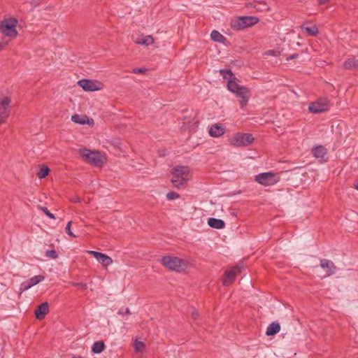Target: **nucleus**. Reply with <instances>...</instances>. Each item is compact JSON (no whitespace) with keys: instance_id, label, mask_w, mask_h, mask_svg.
<instances>
[{"instance_id":"1","label":"nucleus","mask_w":358,"mask_h":358,"mask_svg":"<svg viewBox=\"0 0 358 358\" xmlns=\"http://www.w3.org/2000/svg\"><path fill=\"white\" fill-rule=\"evenodd\" d=\"M171 182L177 188L184 186L189 180V171L187 166L174 167L171 170Z\"/></svg>"},{"instance_id":"2","label":"nucleus","mask_w":358,"mask_h":358,"mask_svg":"<svg viewBox=\"0 0 358 358\" xmlns=\"http://www.w3.org/2000/svg\"><path fill=\"white\" fill-rule=\"evenodd\" d=\"M17 20L14 17L4 19L0 22V33L11 38H15L17 36Z\"/></svg>"},{"instance_id":"3","label":"nucleus","mask_w":358,"mask_h":358,"mask_svg":"<svg viewBox=\"0 0 358 358\" xmlns=\"http://www.w3.org/2000/svg\"><path fill=\"white\" fill-rule=\"evenodd\" d=\"M162 264L169 270L180 272L186 268L185 262L177 257L164 256L161 259Z\"/></svg>"},{"instance_id":"4","label":"nucleus","mask_w":358,"mask_h":358,"mask_svg":"<svg viewBox=\"0 0 358 358\" xmlns=\"http://www.w3.org/2000/svg\"><path fill=\"white\" fill-rule=\"evenodd\" d=\"M259 18L255 16H241L231 20V27L236 31L244 29L256 24Z\"/></svg>"},{"instance_id":"5","label":"nucleus","mask_w":358,"mask_h":358,"mask_svg":"<svg viewBox=\"0 0 358 358\" xmlns=\"http://www.w3.org/2000/svg\"><path fill=\"white\" fill-rule=\"evenodd\" d=\"M79 153L82 157H84L87 161L96 166H100L102 163V159L100 152L96 150H90L87 148H81Z\"/></svg>"},{"instance_id":"6","label":"nucleus","mask_w":358,"mask_h":358,"mask_svg":"<svg viewBox=\"0 0 358 358\" xmlns=\"http://www.w3.org/2000/svg\"><path fill=\"white\" fill-rule=\"evenodd\" d=\"M254 141V138L251 134L238 133L231 139V143L237 147L248 146Z\"/></svg>"},{"instance_id":"7","label":"nucleus","mask_w":358,"mask_h":358,"mask_svg":"<svg viewBox=\"0 0 358 358\" xmlns=\"http://www.w3.org/2000/svg\"><path fill=\"white\" fill-rule=\"evenodd\" d=\"M280 180V177L271 172L262 173L255 176V180L263 185L268 186L276 184Z\"/></svg>"},{"instance_id":"8","label":"nucleus","mask_w":358,"mask_h":358,"mask_svg":"<svg viewBox=\"0 0 358 358\" xmlns=\"http://www.w3.org/2000/svg\"><path fill=\"white\" fill-rule=\"evenodd\" d=\"M329 107V101L327 99H320L310 103L308 110L312 113H321L327 111Z\"/></svg>"},{"instance_id":"9","label":"nucleus","mask_w":358,"mask_h":358,"mask_svg":"<svg viewBox=\"0 0 358 358\" xmlns=\"http://www.w3.org/2000/svg\"><path fill=\"white\" fill-rule=\"evenodd\" d=\"M11 100L9 97L5 96L0 101V125L6 122L10 115V103Z\"/></svg>"},{"instance_id":"10","label":"nucleus","mask_w":358,"mask_h":358,"mask_svg":"<svg viewBox=\"0 0 358 358\" xmlns=\"http://www.w3.org/2000/svg\"><path fill=\"white\" fill-rule=\"evenodd\" d=\"M237 78H230L227 83L228 90L235 94L236 96L248 94V89L244 86L240 85L236 83Z\"/></svg>"},{"instance_id":"11","label":"nucleus","mask_w":358,"mask_h":358,"mask_svg":"<svg viewBox=\"0 0 358 358\" xmlns=\"http://www.w3.org/2000/svg\"><path fill=\"white\" fill-rule=\"evenodd\" d=\"M241 267L239 266H236L230 270L226 271L224 273L225 278L222 281L223 285L229 286L231 285L235 280L236 277L241 273Z\"/></svg>"},{"instance_id":"12","label":"nucleus","mask_w":358,"mask_h":358,"mask_svg":"<svg viewBox=\"0 0 358 358\" xmlns=\"http://www.w3.org/2000/svg\"><path fill=\"white\" fill-rule=\"evenodd\" d=\"M78 83L86 92H94L99 90L97 83L91 80L82 79Z\"/></svg>"},{"instance_id":"13","label":"nucleus","mask_w":358,"mask_h":358,"mask_svg":"<svg viewBox=\"0 0 358 358\" xmlns=\"http://www.w3.org/2000/svg\"><path fill=\"white\" fill-rule=\"evenodd\" d=\"M132 38L135 43L145 46H148L154 43V38L151 35H133Z\"/></svg>"},{"instance_id":"14","label":"nucleus","mask_w":358,"mask_h":358,"mask_svg":"<svg viewBox=\"0 0 358 358\" xmlns=\"http://www.w3.org/2000/svg\"><path fill=\"white\" fill-rule=\"evenodd\" d=\"M312 153L313 156L320 162H326L327 160V151L322 145L314 147L312 150Z\"/></svg>"},{"instance_id":"15","label":"nucleus","mask_w":358,"mask_h":358,"mask_svg":"<svg viewBox=\"0 0 358 358\" xmlns=\"http://www.w3.org/2000/svg\"><path fill=\"white\" fill-rule=\"evenodd\" d=\"M320 266L327 271L326 276H330L336 271V266L334 262L327 259H320Z\"/></svg>"},{"instance_id":"16","label":"nucleus","mask_w":358,"mask_h":358,"mask_svg":"<svg viewBox=\"0 0 358 358\" xmlns=\"http://www.w3.org/2000/svg\"><path fill=\"white\" fill-rule=\"evenodd\" d=\"M49 312V304L48 302H43L39 305L35 310L36 317L41 320H43Z\"/></svg>"},{"instance_id":"17","label":"nucleus","mask_w":358,"mask_h":358,"mask_svg":"<svg viewBox=\"0 0 358 358\" xmlns=\"http://www.w3.org/2000/svg\"><path fill=\"white\" fill-rule=\"evenodd\" d=\"M225 132V128L222 124H215L209 129V134L212 137H220Z\"/></svg>"},{"instance_id":"18","label":"nucleus","mask_w":358,"mask_h":358,"mask_svg":"<svg viewBox=\"0 0 358 358\" xmlns=\"http://www.w3.org/2000/svg\"><path fill=\"white\" fill-rule=\"evenodd\" d=\"M208 224L211 227L217 229L224 228L225 223L222 220L210 217L208 220Z\"/></svg>"},{"instance_id":"19","label":"nucleus","mask_w":358,"mask_h":358,"mask_svg":"<svg viewBox=\"0 0 358 358\" xmlns=\"http://www.w3.org/2000/svg\"><path fill=\"white\" fill-rule=\"evenodd\" d=\"M280 330V325L278 322H272L268 325L266 331V336H273L278 334Z\"/></svg>"},{"instance_id":"20","label":"nucleus","mask_w":358,"mask_h":358,"mask_svg":"<svg viewBox=\"0 0 358 358\" xmlns=\"http://www.w3.org/2000/svg\"><path fill=\"white\" fill-rule=\"evenodd\" d=\"M343 67L347 70H352L358 69V60L354 57L348 58L344 63Z\"/></svg>"},{"instance_id":"21","label":"nucleus","mask_w":358,"mask_h":358,"mask_svg":"<svg viewBox=\"0 0 358 358\" xmlns=\"http://www.w3.org/2000/svg\"><path fill=\"white\" fill-rule=\"evenodd\" d=\"M249 5L260 12L269 10V7L264 1H254L253 2L249 3Z\"/></svg>"},{"instance_id":"22","label":"nucleus","mask_w":358,"mask_h":358,"mask_svg":"<svg viewBox=\"0 0 358 358\" xmlns=\"http://www.w3.org/2000/svg\"><path fill=\"white\" fill-rule=\"evenodd\" d=\"M302 31H305L308 36H315L319 33V29L316 25L306 27L304 24L301 27Z\"/></svg>"},{"instance_id":"23","label":"nucleus","mask_w":358,"mask_h":358,"mask_svg":"<svg viewBox=\"0 0 358 358\" xmlns=\"http://www.w3.org/2000/svg\"><path fill=\"white\" fill-rule=\"evenodd\" d=\"M106 348V345L102 341H96L93 343L92 351L94 354L101 353Z\"/></svg>"},{"instance_id":"24","label":"nucleus","mask_w":358,"mask_h":358,"mask_svg":"<svg viewBox=\"0 0 358 358\" xmlns=\"http://www.w3.org/2000/svg\"><path fill=\"white\" fill-rule=\"evenodd\" d=\"M71 120L73 122L80 124H90V120L87 117V116H81L78 114L72 115Z\"/></svg>"},{"instance_id":"25","label":"nucleus","mask_w":358,"mask_h":358,"mask_svg":"<svg viewBox=\"0 0 358 358\" xmlns=\"http://www.w3.org/2000/svg\"><path fill=\"white\" fill-rule=\"evenodd\" d=\"M210 37L213 41L217 43H224L226 40V38L217 30H213L211 32Z\"/></svg>"},{"instance_id":"26","label":"nucleus","mask_w":358,"mask_h":358,"mask_svg":"<svg viewBox=\"0 0 358 358\" xmlns=\"http://www.w3.org/2000/svg\"><path fill=\"white\" fill-rule=\"evenodd\" d=\"M97 261L102 265L107 266L113 263L112 259L106 254L101 253Z\"/></svg>"},{"instance_id":"27","label":"nucleus","mask_w":358,"mask_h":358,"mask_svg":"<svg viewBox=\"0 0 358 358\" xmlns=\"http://www.w3.org/2000/svg\"><path fill=\"white\" fill-rule=\"evenodd\" d=\"M220 74L222 76L224 80H229L230 78L236 79L235 76L231 72V69H220Z\"/></svg>"},{"instance_id":"28","label":"nucleus","mask_w":358,"mask_h":358,"mask_svg":"<svg viewBox=\"0 0 358 358\" xmlns=\"http://www.w3.org/2000/svg\"><path fill=\"white\" fill-rule=\"evenodd\" d=\"M44 279H45V278L43 275H35V276L31 278L28 280L29 281V283H31V285H32V287H33V286L38 284L39 282L43 281Z\"/></svg>"},{"instance_id":"29","label":"nucleus","mask_w":358,"mask_h":358,"mask_svg":"<svg viewBox=\"0 0 358 358\" xmlns=\"http://www.w3.org/2000/svg\"><path fill=\"white\" fill-rule=\"evenodd\" d=\"M50 171V169L45 166H43L37 173V176L38 178L42 179L45 178Z\"/></svg>"},{"instance_id":"30","label":"nucleus","mask_w":358,"mask_h":358,"mask_svg":"<svg viewBox=\"0 0 358 358\" xmlns=\"http://www.w3.org/2000/svg\"><path fill=\"white\" fill-rule=\"evenodd\" d=\"M32 285H31V283H29V281L27 280V281H24L20 284L19 290L20 294L24 292V291L29 289L31 288Z\"/></svg>"},{"instance_id":"31","label":"nucleus","mask_w":358,"mask_h":358,"mask_svg":"<svg viewBox=\"0 0 358 358\" xmlns=\"http://www.w3.org/2000/svg\"><path fill=\"white\" fill-rule=\"evenodd\" d=\"M45 256L46 257H48V258H50V259H56L58 258V254H57V251L55 250H46Z\"/></svg>"},{"instance_id":"32","label":"nucleus","mask_w":358,"mask_h":358,"mask_svg":"<svg viewBox=\"0 0 358 358\" xmlns=\"http://www.w3.org/2000/svg\"><path fill=\"white\" fill-rule=\"evenodd\" d=\"M247 94H244L243 95H238V96L240 97L241 99L240 100V105L241 108H243L248 101V98L246 96Z\"/></svg>"},{"instance_id":"33","label":"nucleus","mask_w":358,"mask_h":358,"mask_svg":"<svg viewBox=\"0 0 358 358\" xmlns=\"http://www.w3.org/2000/svg\"><path fill=\"white\" fill-rule=\"evenodd\" d=\"M180 197V194L175 192H169L166 194L168 200H174Z\"/></svg>"},{"instance_id":"34","label":"nucleus","mask_w":358,"mask_h":358,"mask_svg":"<svg viewBox=\"0 0 358 358\" xmlns=\"http://www.w3.org/2000/svg\"><path fill=\"white\" fill-rule=\"evenodd\" d=\"M71 224H72V221H69L67 224H66V227L65 228V231H66V233L70 236H72V237H76V236L71 231Z\"/></svg>"},{"instance_id":"35","label":"nucleus","mask_w":358,"mask_h":358,"mask_svg":"<svg viewBox=\"0 0 358 358\" xmlns=\"http://www.w3.org/2000/svg\"><path fill=\"white\" fill-rule=\"evenodd\" d=\"M40 209L50 219H55V215L50 213L46 207L40 206Z\"/></svg>"},{"instance_id":"36","label":"nucleus","mask_w":358,"mask_h":358,"mask_svg":"<svg viewBox=\"0 0 358 358\" xmlns=\"http://www.w3.org/2000/svg\"><path fill=\"white\" fill-rule=\"evenodd\" d=\"M145 344L141 341H136L134 343V348L136 351H141L144 348Z\"/></svg>"},{"instance_id":"37","label":"nucleus","mask_w":358,"mask_h":358,"mask_svg":"<svg viewBox=\"0 0 358 358\" xmlns=\"http://www.w3.org/2000/svg\"><path fill=\"white\" fill-rule=\"evenodd\" d=\"M118 315H130L131 312L128 308H121L118 310Z\"/></svg>"},{"instance_id":"38","label":"nucleus","mask_w":358,"mask_h":358,"mask_svg":"<svg viewBox=\"0 0 358 358\" xmlns=\"http://www.w3.org/2000/svg\"><path fill=\"white\" fill-rule=\"evenodd\" d=\"M265 55L268 56L271 55L273 57H278L280 55V52L273 50H269L266 52Z\"/></svg>"},{"instance_id":"39","label":"nucleus","mask_w":358,"mask_h":358,"mask_svg":"<svg viewBox=\"0 0 358 358\" xmlns=\"http://www.w3.org/2000/svg\"><path fill=\"white\" fill-rule=\"evenodd\" d=\"M146 71L145 68H136L132 70V72L136 74L143 73Z\"/></svg>"},{"instance_id":"40","label":"nucleus","mask_w":358,"mask_h":358,"mask_svg":"<svg viewBox=\"0 0 358 358\" xmlns=\"http://www.w3.org/2000/svg\"><path fill=\"white\" fill-rule=\"evenodd\" d=\"M89 252L91 255H92L96 259V260L99 259V257L100 256V254L101 253V252L93 251V250H91Z\"/></svg>"},{"instance_id":"41","label":"nucleus","mask_w":358,"mask_h":358,"mask_svg":"<svg viewBox=\"0 0 358 358\" xmlns=\"http://www.w3.org/2000/svg\"><path fill=\"white\" fill-rule=\"evenodd\" d=\"M192 317L194 320H196L199 317V313L196 310L192 311Z\"/></svg>"},{"instance_id":"42","label":"nucleus","mask_w":358,"mask_h":358,"mask_svg":"<svg viewBox=\"0 0 358 358\" xmlns=\"http://www.w3.org/2000/svg\"><path fill=\"white\" fill-rule=\"evenodd\" d=\"M76 285L79 287L81 289H86L87 288V285L85 283H83V282L76 283Z\"/></svg>"},{"instance_id":"43","label":"nucleus","mask_w":358,"mask_h":358,"mask_svg":"<svg viewBox=\"0 0 358 358\" xmlns=\"http://www.w3.org/2000/svg\"><path fill=\"white\" fill-rule=\"evenodd\" d=\"M299 56L298 54H293V55H291L290 56H289L287 58V60H290V59H296Z\"/></svg>"},{"instance_id":"44","label":"nucleus","mask_w":358,"mask_h":358,"mask_svg":"<svg viewBox=\"0 0 358 358\" xmlns=\"http://www.w3.org/2000/svg\"><path fill=\"white\" fill-rule=\"evenodd\" d=\"M329 1V0H318V4L319 5H324L327 3Z\"/></svg>"},{"instance_id":"45","label":"nucleus","mask_w":358,"mask_h":358,"mask_svg":"<svg viewBox=\"0 0 358 358\" xmlns=\"http://www.w3.org/2000/svg\"><path fill=\"white\" fill-rule=\"evenodd\" d=\"M7 45V41L0 42V50H1Z\"/></svg>"},{"instance_id":"46","label":"nucleus","mask_w":358,"mask_h":358,"mask_svg":"<svg viewBox=\"0 0 358 358\" xmlns=\"http://www.w3.org/2000/svg\"><path fill=\"white\" fill-rule=\"evenodd\" d=\"M355 188L358 190V182L355 184Z\"/></svg>"},{"instance_id":"47","label":"nucleus","mask_w":358,"mask_h":358,"mask_svg":"<svg viewBox=\"0 0 358 358\" xmlns=\"http://www.w3.org/2000/svg\"><path fill=\"white\" fill-rule=\"evenodd\" d=\"M358 358V357H357Z\"/></svg>"}]
</instances>
